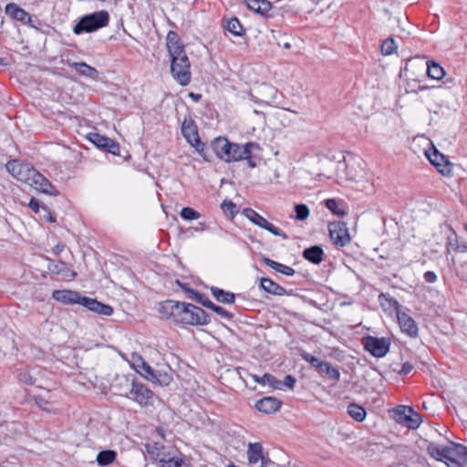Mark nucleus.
<instances>
[{"mask_svg": "<svg viewBox=\"0 0 467 467\" xmlns=\"http://www.w3.org/2000/svg\"><path fill=\"white\" fill-rule=\"evenodd\" d=\"M158 310L163 318L176 324L203 326L211 322L210 316L202 307L191 303L166 300L160 304Z\"/></svg>", "mask_w": 467, "mask_h": 467, "instance_id": "1", "label": "nucleus"}, {"mask_svg": "<svg viewBox=\"0 0 467 467\" xmlns=\"http://www.w3.org/2000/svg\"><path fill=\"white\" fill-rule=\"evenodd\" d=\"M166 47L171 59L172 78L182 86H187L192 79L191 64L185 52L184 45L175 31H169L166 36Z\"/></svg>", "mask_w": 467, "mask_h": 467, "instance_id": "2", "label": "nucleus"}, {"mask_svg": "<svg viewBox=\"0 0 467 467\" xmlns=\"http://www.w3.org/2000/svg\"><path fill=\"white\" fill-rule=\"evenodd\" d=\"M6 171L17 181L25 182L36 190L49 195H57V191L53 184L32 164L18 160L9 161L5 164Z\"/></svg>", "mask_w": 467, "mask_h": 467, "instance_id": "3", "label": "nucleus"}, {"mask_svg": "<svg viewBox=\"0 0 467 467\" xmlns=\"http://www.w3.org/2000/svg\"><path fill=\"white\" fill-rule=\"evenodd\" d=\"M128 389L120 393L121 396L133 400L140 407H149L153 405L154 393L145 384L139 381L134 375L123 377Z\"/></svg>", "mask_w": 467, "mask_h": 467, "instance_id": "4", "label": "nucleus"}, {"mask_svg": "<svg viewBox=\"0 0 467 467\" xmlns=\"http://www.w3.org/2000/svg\"><path fill=\"white\" fill-rule=\"evenodd\" d=\"M211 148L216 157L224 162L242 161L246 150L244 144L231 142L225 137H217L211 141Z\"/></svg>", "mask_w": 467, "mask_h": 467, "instance_id": "5", "label": "nucleus"}, {"mask_svg": "<svg viewBox=\"0 0 467 467\" xmlns=\"http://www.w3.org/2000/svg\"><path fill=\"white\" fill-rule=\"evenodd\" d=\"M109 23V14L106 10L97 11L81 16L73 26L75 35L92 33L98 31Z\"/></svg>", "mask_w": 467, "mask_h": 467, "instance_id": "6", "label": "nucleus"}, {"mask_svg": "<svg viewBox=\"0 0 467 467\" xmlns=\"http://www.w3.org/2000/svg\"><path fill=\"white\" fill-rule=\"evenodd\" d=\"M362 343L364 348L375 358H383L389 351L390 339L389 337H376L367 336L363 337Z\"/></svg>", "mask_w": 467, "mask_h": 467, "instance_id": "7", "label": "nucleus"}, {"mask_svg": "<svg viewBox=\"0 0 467 467\" xmlns=\"http://www.w3.org/2000/svg\"><path fill=\"white\" fill-rule=\"evenodd\" d=\"M244 213L246 217L255 225L270 232L272 234L275 236H280L284 240L288 239V235L280 230L278 227L275 226L273 223L268 222L265 217L261 214L254 211L253 209L244 210Z\"/></svg>", "mask_w": 467, "mask_h": 467, "instance_id": "8", "label": "nucleus"}, {"mask_svg": "<svg viewBox=\"0 0 467 467\" xmlns=\"http://www.w3.org/2000/svg\"><path fill=\"white\" fill-rule=\"evenodd\" d=\"M88 139L98 149L103 150L115 156H119L120 154L119 144L109 137L100 135L97 132H90L88 135Z\"/></svg>", "mask_w": 467, "mask_h": 467, "instance_id": "9", "label": "nucleus"}, {"mask_svg": "<svg viewBox=\"0 0 467 467\" xmlns=\"http://www.w3.org/2000/svg\"><path fill=\"white\" fill-rule=\"evenodd\" d=\"M395 412L398 416L397 420L403 422L409 429L416 430L421 423V416L411 407L401 406L397 408Z\"/></svg>", "mask_w": 467, "mask_h": 467, "instance_id": "10", "label": "nucleus"}, {"mask_svg": "<svg viewBox=\"0 0 467 467\" xmlns=\"http://www.w3.org/2000/svg\"><path fill=\"white\" fill-rule=\"evenodd\" d=\"M426 156L440 173L444 176L452 175V164L436 148L426 151Z\"/></svg>", "mask_w": 467, "mask_h": 467, "instance_id": "11", "label": "nucleus"}, {"mask_svg": "<svg viewBox=\"0 0 467 467\" xmlns=\"http://www.w3.org/2000/svg\"><path fill=\"white\" fill-rule=\"evenodd\" d=\"M328 231L331 241L337 246L343 247L350 242L346 223H331L328 225Z\"/></svg>", "mask_w": 467, "mask_h": 467, "instance_id": "12", "label": "nucleus"}, {"mask_svg": "<svg viewBox=\"0 0 467 467\" xmlns=\"http://www.w3.org/2000/svg\"><path fill=\"white\" fill-rule=\"evenodd\" d=\"M427 451L433 459L446 463L453 462L452 441L446 446H438L431 442L427 446Z\"/></svg>", "mask_w": 467, "mask_h": 467, "instance_id": "13", "label": "nucleus"}, {"mask_svg": "<svg viewBox=\"0 0 467 467\" xmlns=\"http://www.w3.org/2000/svg\"><path fill=\"white\" fill-rule=\"evenodd\" d=\"M5 13L13 20L19 21L23 25H30L32 27H36V26L32 24V18L29 13L16 4H7L5 7Z\"/></svg>", "mask_w": 467, "mask_h": 467, "instance_id": "14", "label": "nucleus"}, {"mask_svg": "<svg viewBox=\"0 0 467 467\" xmlns=\"http://www.w3.org/2000/svg\"><path fill=\"white\" fill-rule=\"evenodd\" d=\"M47 263V270L55 275H60L66 278H75L78 274L76 271L70 269L67 264L64 261L56 262L48 257L46 258Z\"/></svg>", "mask_w": 467, "mask_h": 467, "instance_id": "15", "label": "nucleus"}, {"mask_svg": "<svg viewBox=\"0 0 467 467\" xmlns=\"http://www.w3.org/2000/svg\"><path fill=\"white\" fill-rule=\"evenodd\" d=\"M398 322L401 331L410 337H417L419 333L416 322L412 317L408 316L406 313L398 312L397 314Z\"/></svg>", "mask_w": 467, "mask_h": 467, "instance_id": "16", "label": "nucleus"}, {"mask_svg": "<svg viewBox=\"0 0 467 467\" xmlns=\"http://www.w3.org/2000/svg\"><path fill=\"white\" fill-rule=\"evenodd\" d=\"M281 406L282 401L275 397H265L255 403L256 410L265 414L276 412Z\"/></svg>", "mask_w": 467, "mask_h": 467, "instance_id": "17", "label": "nucleus"}, {"mask_svg": "<svg viewBox=\"0 0 467 467\" xmlns=\"http://www.w3.org/2000/svg\"><path fill=\"white\" fill-rule=\"evenodd\" d=\"M182 133L188 143H195L201 140L199 137L197 126L191 118H185L182 121Z\"/></svg>", "mask_w": 467, "mask_h": 467, "instance_id": "18", "label": "nucleus"}, {"mask_svg": "<svg viewBox=\"0 0 467 467\" xmlns=\"http://www.w3.org/2000/svg\"><path fill=\"white\" fill-rule=\"evenodd\" d=\"M81 294L72 290H55L52 297L66 305L79 304Z\"/></svg>", "mask_w": 467, "mask_h": 467, "instance_id": "19", "label": "nucleus"}, {"mask_svg": "<svg viewBox=\"0 0 467 467\" xmlns=\"http://www.w3.org/2000/svg\"><path fill=\"white\" fill-rule=\"evenodd\" d=\"M67 66L77 71L80 76L96 80L99 78V71L85 62H75L67 60Z\"/></svg>", "mask_w": 467, "mask_h": 467, "instance_id": "20", "label": "nucleus"}, {"mask_svg": "<svg viewBox=\"0 0 467 467\" xmlns=\"http://www.w3.org/2000/svg\"><path fill=\"white\" fill-rule=\"evenodd\" d=\"M260 287L266 293L274 296H286L289 295L286 289L277 283L274 282L268 277H262L260 279Z\"/></svg>", "mask_w": 467, "mask_h": 467, "instance_id": "21", "label": "nucleus"}, {"mask_svg": "<svg viewBox=\"0 0 467 467\" xmlns=\"http://www.w3.org/2000/svg\"><path fill=\"white\" fill-rule=\"evenodd\" d=\"M247 8L263 16H272L269 12L272 9V4L267 0H246Z\"/></svg>", "mask_w": 467, "mask_h": 467, "instance_id": "22", "label": "nucleus"}, {"mask_svg": "<svg viewBox=\"0 0 467 467\" xmlns=\"http://www.w3.org/2000/svg\"><path fill=\"white\" fill-rule=\"evenodd\" d=\"M303 257L308 262L318 265L324 259V250L319 245H313L306 248L302 254Z\"/></svg>", "mask_w": 467, "mask_h": 467, "instance_id": "23", "label": "nucleus"}, {"mask_svg": "<svg viewBox=\"0 0 467 467\" xmlns=\"http://www.w3.org/2000/svg\"><path fill=\"white\" fill-rule=\"evenodd\" d=\"M261 261L266 265L267 266L271 267L272 269H274L275 271L280 273V274H283L285 275H287V276H292L296 274V270L293 269L292 267L288 266V265H283L281 263H278L276 261H274L265 255H263L261 257Z\"/></svg>", "mask_w": 467, "mask_h": 467, "instance_id": "24", "label": "nucleus"}, {"mask_svg": "<svg viewBox=\"0 0 467 467\" xmlns=\"http://www.w3.org/2000/svg\"><path fill=\"white\" fill-rule=\"evenodd\" d=\"M263 453V446L260 442H250L247 448V458L248 462L251 466H254L259 462L262 459Z\"/></svg>", "mask_w": 467, "mask_h": 467, "instance_id": "25", "label": "nucleus"}, {"mask_svg": "<svg viewBox=\"0 0 467 467\" xmlns=\"http://www.w3.org/2000/svg\"><path fill=\"white\" fill-rule=\"evenodd\" d=\"M213 296L220 303L223 304H234L235 301V294L225 291L217 286H212L210 288Z\"/></svg>", "mask_w": 467, "mask_h": 467, "instance_id": "26", "label": "nucleus"}, {"mask_svg": "<svg viewBox=\"0 0 467 467\" xmlns=\"http://www.w3.org/2000/svg\"><path fill=\"white\" fill-rule=\"evenodd\" d=\"M223 26L225 30H227L235 36H241L244 33L242 24L236 17H232L230 19L223 20Z\"/></svg>", "mask_w": 467, "mask_h": 467, "instance_id": "27", "label": "nucleus"}, {"mask_svg": "<svg viewBox=\"0 0 467 467\" xmlns=\"http://www.w3.org/2000/svg\"><path fill=\"white\" fill-rule=\"evenodd\" d=\"M252 377L255 382L261 385L268 384L270 387L275 389H283L282 381L275 379L273 375L269 373H265L262 377H259L257 375H253Z\"/></svg>", "mask_w": 467, "mask_h": 467, "instance_id": "28", "label": "nucleus"}, {"mask_svg": "<svg viewBox=\"0 0 467 467\" xmlns=\"http://www.w3.org/2000/svg\"><path fill=\"white\" fill-rule=\"evenodd\" d=\"M172 379L173 377L171 368L158 369L155 371L151 382L156 383L160 386H169Z\"/></svg>", "mask_w": 467, "mask_h": 467, "instance_id": "29", "label": "nucleus"}, {"mask_svg": "<svg viewBox=\"0 0 467 467\" xmlns=\"http://www.w3.org/2000/svg\"><path fill=\"white\" fill-rule=\"evenodd\" d=\"M317 373L320 376H326L329 379H332L334 381H338L340 379V372L338 368L331 366V364L327 361L323 363L322 368H319Z\"/></svg>", "mask_w": 467, "mask_h": 467, "instance_id": "30", "label": "nucleus"}, {"mask_svg": "<svg viewBox=\"0 0 467 467\" xmlns=\"http://www.w3.org/2000/svg\"><path fill=\"white\" fill-rule=\"evenodd\" d=\"M427 75L432 79L440 80L445 76V71L443 67L438 63L434 61H428Z\"/></svg>", "mask_w": 467, "mask_h": 467, "instance_id": "31", "label": "nucleus"}, {"mask_svg": "<svg viewBox=\"0 0 467 467\" xmlns=\"http://www.w3.org/2000/svg\"><path fill=\"white\" fill-rule=\"evenodd\" d=\"M379 301L383 307H388L389 309H394L396 313L400 312V309L401 308L400 304L398 302L397 299L390 296L389 294L381 293L379 296Z\"/></svg>", "mask_w": 467, "mask_h": 467, "instance_id": "32", "label": "nucleus"}, {"mask_svg": "<svg viewBox=\"0 0 467 467\" xmlns=\"http://www.w3.org/2000/svg\"><path fill=\"white\" fill-rule=\"evenodd\" d=\"M348 413L353 420L358 422H362L367 416L366 410L357 403H351L348 405Z\"/></svg>", "mask_w": 467, "mask_h": 467, "instance_id": "33", "label": "nucleus"}, {"mask_svg": "<svg viewBox=\"0 0 467 467\" xmlns=\"http://www.w3.org/2000/svg\"><path fill=\"white\" fill-rule=\"evenodd\" d=\"M117 457V452L112 450H104L98 453L97 462L100 466H107L111 464Z\"/></svg>", "mask_w": 467, "mask_h": 467, "instance_id": "34", "label": "nucleus"}, {"mask_svg": "<svg viewBox=\"0 0 467 467\" xmlns=\"http://www.w3.org/2000/svg\"><path fill=\"white\" fill-rule=\"evenodd\" d=\"M145 449L153 460L160 462V459H161V451L164 449V445L159 441H150L145 444Z\"/></svg>", "mask_w": 467, "mask_h": 467, "instance_id": "35", "label": "nucleus"}, {"mask_svg": "<svg viewBox=\"0 0 467 467\" xmlns=\"http://www.w3.org/2000/svg\"><path fill=\"white\" fill-rule=\"evenodd\" d=\"M256 147H257V144L254 143V142L244 143V149L246 150H245L246 152L244 154H242L244 156L242 158V161L245 160L247 161V165L250 168H255L257 166V162L255 161V160L252 156V149L253 148H256Z\"/></svg>", "mask_w": 467, "mask_h": 467, "instance_id": "36", "label": "nucleus"}, {"mask_svg": "<svg viewBox=\"0 0 467 467\" xmlns=\"http://www.w3.org/2000/svg\"><path fill=\"white\" fill-rule=\"evenodd\" d=\"M453 461L462 460L467 462V447L452 441Z\"/></svg>", "mask_w": 467, "mask_h": 467, "instance_id": "37", "label": "nucleus"}, {"mask_svg": "<svg viewBox=\"0 0 467 467\" xmlns=\"http://www.w3.org/2000/svg\"><path fill=\"white\" fill-rule=\"evenodd\" d=\"M300 357L302 359L308 362L313 368H315L317 371H318L319 368H322L323 363L325 362L307 353L306 350H301Z\"/></svg>", "mask_w": 467, "mask_h": 467, "instance_id": "38", "label": "nucleus"}, {"mask_svg": "<svg viewBox=\"0 0 467 467\" xmlns=\"http://www.w3.org/2000/svg\"><path fill=\"white\" fill-rule=\"evenodd\" d=\"M398 46L392 37L386 38L381 44V53L383 56H389L396 52Z\"/></svg>", "mask_w": 467, "mask_h": 467, "instance_id": "39", "label": "nucleus"}, {"mask_svg": "<svg viewBox=\"0 0 467 467\" xmlns=\"http://www.w3.org/2000/svg\"><path fill=\"white\" fill-rule=\"evenodd\" d=\"M326 207L334 214L337 216H344L346 212L343 208H341L340 202H338L335 199H327L326 201Z\"/></svg>", "mask_w": 467, "mask_h": 467, "instance_id": "40", "label": "nucleus"}, {"mask_svg": "<svg viewBox=\"0 0 467 467\" xmlns=\"http://www.w3.org/2000/svg\"><path fill=\"white\" fill-rule=\"evenodd\" d=\"M161 467H188L182 457H172L168 460L160 459Z\"/></svg>", "mask_w": 467, "mask_h": 467, "instance_id": "41", "label": "nucleus"}, {"mask_svg": "<svg viewBox=\"0 0 467 467\" xmlns=\"http://www.w3.org/2000/svg\"><path fill=\"white\" fill-rule=\"evenodd\" d=\"M137 371L147 380L151 381L156 370H154L147 362L141 360V365L139 366Z\"/></svg>", "mask_w": 467, "mask_h": 467, "instance_id": "42", "label": "nucleus"}, {"mask_svg": "<svg viewBox=\"0 0 467 467\" xmlns=\"http://www.w3.org/2000/svg\"><path fill=\"white\" fill-rule=\"evenodd\" d=\"M91 311L106 317H109L113 314L112 306H110L109 305L103 304L98 300Z\"/></svg>", "mask_w": 467, "mask_h": 467, "instance_id": "43", "label": "nucleus"}, {"mask_svg": "<svg viewBox=\"0 0 467 467\" xmlns=\"http://www.w3.org/2000/svg\"><path fill=\"white\" fill-rule=\"evenodd\" d=\"M180 215L185 221L197 220L201 217V213L192 207H183Z\"/></svg>", "mask_w": 467, "mask_h": 467, "instance_id": "44", "label": "nucleus"}, {"mask_svg": "<svg viewBox=\"0 0 467 467\" xmlns=\"http://www.w3.org/2000/svg\"><path fill=\"white\" fill-rule=\"evenodd\" d=\"M295 213L296 220L304 221L309 216L310 211L306 204L298 203L295 205Z\"/></svg>", "mask_w": 467, "mask_h": 467, "instance_id": "45", "label": "nucleus"}, {"mask_svg": "<svg viewBox=\"0 0 467 467\" xmlns=\"http://www.w3.org/2000/svg\"><path fill=\"white\" fill-rule=\"evenodd\" d=\"M208 309L213 311L214 313H216L221 317H223V318H224L226 320H233V318H234V315L232 313H230L229 311H227L223 307L215 305L213 302V304L211 305V306Z\"/></svg>", "mask_w": 467, "mask_h": 467, "instance_id": "46", "label": "nucleus"}, {"mask_svg": "<svg viewBox=\"0 0 467 467\" xmlns=\"http://www.w3.org/2000/svg\"><path fill=\"white\" fill-rule=\"evenodd\" d=\"M221 209L225 214L235 215L238 213L236 204L232 201L224 200L221 204Z\"/></svg>", "mask_w": 467, "mask_h": 467, "instance_id": "47", "label": "nucleus"}, {"mask_svg": "<svg viewBox=\"0 0 467 467\" xmlns=\"http://www.w3.org/2000/svg\"><path fill=\"white\" fill-rule=\"evenodd\" d=\"M17 378H18L19 381H21L26 385H34L36 382V379L27 371L19 372Z\"/></svg>", "mask_w": 467, "mask_h": 467, "instance_id": "48", "label": "nucleus"}, {"mask_svg": "<svg viewBox=\"0 0 467 467\" xmlns=\"http://www.w3.org/2000/svg\"><path fill=\"white\" fill-rule=\"evenodd\" d=\"M197 147H201V151L199 154L205 161H212V155L209 154L205 143H203L201 140L195 142Z\"/></svg>", "mask_w": 467, "mask_h": 467, "instance_id": "49", "label": "nucleus"}, {"mask_svg": "<svg viewBox=\"0 0 467 467\" xmlns=\"http://www.w3.org/2000/svg\"><path fill=\"white\" fill-rule=\"evenodd\" d=\"M96 302H97V300L94 298L81 296L78 305H81L91 311L93 306H95Z\"/></svg>", "mask_w": 467, "mask_h": 467, "instance_id": "50", "label": "nucleus"}, {"mask_svg": "<svg viewBox=\"0 0 467 467\" xmlns=\"http://www.w3.org/2000/svg\"><path fill=\"white\" fill-rule=\"evenodd\" d=\"M194 301L206 308H209L213 304V302L204 294L202 293H199Z\"/></svg>", "mask_w": 467, "mask_h": 467, "instance_id": "51", "label": "nucleus"}, {"mask_svg": "<svg viewBox=\"0 0 467 467\" xmlns=\"http://www.w3.org/2000/svg\"><path fill=\"white\" fill-rule=\"evenodd\" d=\"M296 379L292 375H286L284 381H282L283 388L286 387L289 389H293L296 386Z\"/></svg>", "mask_w": 467, "mask_h": 467, "instance_id": "52", "label": "nucleus"}, {"mask_svg": "<svg viewBox=\"0 0 467 467\" xmlns=\"http://www.w3.org/2000/svg\"><path fill=\"white\" fill-rule=\"evenodd\" d=\"M423 278L427 283H435L438 277L433 271H427L424 273Z\"/></svg>", "mask_w": 467, "mask_h": 467, "instance_id": "53", "label": "nucleus"}, {"mask_svg": "<svg viewBox=\"0 0 467 467\" xmlns=\"http://www.w3.org/2000/svg\"><path fill=\"white\" fill-rule=\"evenodd\" d=\"M35 402L40 409L47 410V405L48 404V401L45 400L42 396H36Z\"/></svg>", "mask_w": 467, "mask_h": 467, "instance_id": "54", "label": "nucleus"}, {"mask_svg": "<svg viewBox=\"0 0 467 467\" xmlns=\"http://www.w3.org/2000/svg\"><path fill=\"white\" fill-rule=\"evenodd\" d=\"M412 369H413V366L410 363H409V362H405V363H403L402 368L400 370V374L403 375V376H406L409 373H410V371Z\"/></svg>", "mask_w": 467, "mask_h": 467, "instance_id": "55", "label": "nucleus"}, {"mask_svg": "<svg viewBox=\"0 0 467 467\" xmlns=\"http://www.w3.org/2000/svg\"><path fill=\"white\" fill-rule=\"evenodd\" d=\"M188 296V297L192 300H195V298L197 297V296L199 295L200 292L189 287L186 289V292H185Z\"/></svg>", "mask_w": 467, "mask_h": 467, "instance_id": "56", "label": "nucleus"}, {"mask_svg": "<svg viewBox=\"0 0 467 467\" xmlns=\"http://www.w3.org/2000/svg\"><path fill=\"white\" fill-rule=\"evenodd\" d=\"M66 245L64 244H57V245L54 246L53 248V253L55 255H59L60 253L65 249Z\"/></svg>", "mask_w": 467, "mask_h": 467, "instance_id": "57", "label": "nucleus"}, {"mask_svg": "<svg viewBox=\"0 0 467 467\" xmlns=\"http://www.w3.org/2000/svg\"><path fill=\"white\" fill-rule=\"evenodd\" d=\"M29 207L35 211V212H38L39 210V203H38V201L36 200L35 198H32L29 202Z\"/></svg>", "mask_w": 467, "mask_h": 467, "instance_id": "58", "label": "nucleus"}, {"mask_svg": "<svg viewBox=\"0 0 467 467\" xmlns=\"http://www.w3.org/2000/svg\"><path fill=\"white\" fill-rule=\"evenodd\" d=\"M259 462H260L259 467H267L272 462L271 460L267 456H265V455L262 456V459Z\"/></svg>", "mask_w": 467, "mask_h": 467, "instance_id": "59", "label": "nucleus"}, {"mask_svg": "<svg viewBox=\"0 0 467 467\" xmlns=\"http://www.w3.org/2000/svg\"><path fill=\"white\" fill-rule=\"evenodd\" d=\"M155 432L161 440H165V431L162 427H157Z\"/></svg>", "mask_w": 467, "mask_h": 467, "instance_id": "60", "label": "nucleus"}, {"mask_svg": "<svg viewBox=\"0 0 467 467\" xmlns=\"http://www.w3.org/2000/svg\"><path fill=\"white\" fill-rule=\"evenodd\" d=\"M448 467H466L465 465L459 462V461H453L451 463H447Z\"/></svg>", "mask_w": 467, "mask_h": 467, "instance_id": "61", "label": "nucleus"}, {"mask_svg": "<svg viewBox=\"0 0 467 467\" xmlns=\"http://www.w3.org/2000/svg\"><path fill=\"white\" fill-rule=\"evenodd\" d=\"M176 284L184 291L186 292V289L189 288V285L186 283H182L180 280H176Z\"/></svg>", "mask_w": 467, "mask_h": 467, "instance_id": "62", "label": "nucleus"}, {"mask_svg": "<svg viewBox=\"0 0 467 467\" xmlns=\"http://www.w3.org/2000/svg\"><path fill=\"white\" fill-rule=\"evenodd\" d=\"M189 96L193 99L195 101H198L201 99V94H195L193 92H191Z\"/></svg>", "mask_w": 467, "mask_h": 467, "instance_id": "63", "label": "nucleus"}, {"mask_svg": "<svg viewBox=\"0 0 467 467\" xmlns=\"http://www.w3.org/2000/svg\"><path fill=\"white\" fill-rule=\"evenodd\" d=\"M48 222L50 223H55L56 222V216L53 215V214H49L48 218H47Z\"/></svg>", "mask_w": 467, "mask_h": 467, "instance_id": "64", "label": "nucleus"}]
</instances>
